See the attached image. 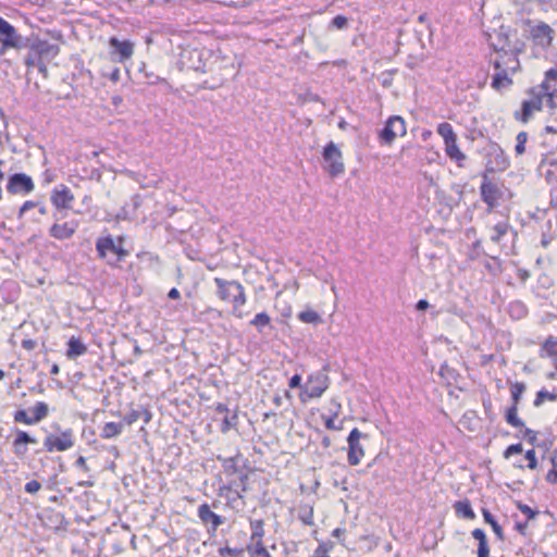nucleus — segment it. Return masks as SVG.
Wrapping results in <instances>:
<instances>
[{"label":"nucleus","instance_id":"obj_1","mask_svg":"<svg viewBox=\"0 0 557 557\" xmlns=\"http://www.w3.org/2000/svg\"><path fill=\"white\" fill-rule=\"evenodd\" d=\"M214 283L218 286V297L223 301H231L233 304V314L242 319L240 307L247 300L243 285L236 281H226L220 277H215Z\"/></svg>","mask_w":557,"mask_h":557},{"label":"nucleus","instance_id":"obj_2","mask_svg":"<svg viewBox=\"0 0 557 557\" xmlns=\"http://www.w3.org/2000/svg\"><path fill=\"white\" fill-rule=\"evenodd\" d=\"M329 376L324 371H319L314 374H311L304 386L302 393L300 394L301 400L306 401V397H321L323 393L329 388Z\"/></svg>","mask_w":557,"mask_h":557},{"label":"nucleus","instance_id":"obj_3","mask_svg":"<svg viewBox=\"0 0 557 557\" xmlns=\"http://www.w3.org/2000/svg\"><path fill=\"white\" fill-rule=\"evenodd\" d=\"M0 53L3 54L8 49L23 48L22 36L13 25L0 16Z\"/></svg>","mask_w":557,"mask_h":557},{"label":"nucleus","instance_id":"obj_4","mask_svg":"<svg viewBox=\"0 0 557 557\" xmlns=\"http://www.w3.org/2000/svg\"><path fill=\"white\" fill-rule=\"evenodd\" d=\"M323 159L325 162L324 169L331 176H337L345 170L343 163L342 152L334 143L326 145L323 151Z\"/></svg>","mask_w":557,"mask_h":557},{"label":"nucleus","instance_id":"obj_5","mask_svg":"<svg viewBox=\"0 0 557 557\" xmlns=\"http://www.w3.org/2000/svg\"><path fill=\"white\" fill-rule=\"evenodd\" d=\"M407 133L406 124L401 116H391L384 128L380 132V139L387 145H391L396 137L405 136Z\"/></svg>","mask_w":557,"mask_h":557},{"label":"nucleus","instance_id":"obj_6","mask_svg":"<svg viewBox=\"0 0 557 557\" xmlns=\"http://www.w3.org/2000/svg\"><path fill=\"white\" fill-rule=\"evenodd\" d=\"M74 446L73 431L67 429L60 435L50 434L44 441V447L47 451L52 453L65 451Z\"/></svg>","mask_w":557,"mask_h":557},{"label":"nucleus","instance_id":"obj_7","mask_svg":"<svg viewBox=\"0 0 557 557\" xmlns=\"http://www.w3.org/2000/svg\"><path fill=\"white\" fill-rule=\"evenodd\" d=\"M367 437L366 434L361 433L357 428L352 429L348 435V455L347 460L350 466H357L360 463L364 456V449L360 444V440Z\"/></svg>","mask_w":557,"mask_h":557},{"label":"nucleus","instance_id":"obj_8","mask_svg":"<svg viewBox=\"0 0 557 557\" xmlns=\"http://www.w3.org/2000/svg\"><path fill=\"white\" fill-rule=\"evenodd\" d=\"M97 251L100 257L106 258L109 253L115 256L114 260H109V262H117L126 257L127 252L122 247V238H119V244H116L112 237L99 238L96 245Z\"/></svg>","mask_w":557,"mask_h":557},{"label":"nucleus","instance_id":"obj_9","mask_svg":"<svg viewBox=\"0 0 557 557\" xmlns=\"http://www.w3.org/2000/svg\"><path fill=\"white\" fill-rule=\"evenodd\" d=\"M33 180L23 173L13 174L8 182L7 189L10 194H29L34 189Z\"/></svg>","mask_w":557,"mask_h":557},{"label":"nucleus","instance_id":"obj_10","mask_svg":"<svg viewBox=\"0 0 557 557\" xmlns=\"http://www.w3.org/2000/svg\"><path fill=\"white\" fill-rule=\"evenodd\" d=\"M530 35L536 46L545 49L553 41L554 30L548 24L541 22L531 28Z\"/></svg>","mask_w":557,"mask_h":557},{"label":"nucleus","instance_id":"obj_11","mask_svg":"<svg viewBox=\"0 0 557 557\" xmlns=\"http://www.w3.org/2000/svg\"><path fill=\"white\" fill-rule=\"evenodd\" d=\"M51 202L58 209H71L74 195L65 185L55 187L51 193Z\"/></svg>","mask_w":557,"mask_h":557},{"label":"nucleus","instance_id":"obj_12","mask_svg":"<svg viewBox=\"0 0 557 557\" xmlns=\"http://www.w3.org/2000/svg\"><path fill=\"white\" fill-rule=\"evenodd\" d=\"M110 47L112 53L117 55L119 62H125L131 59L134 53V44L129 40H119L115 37L110 38Z\"/></svg>","mask_w":557,"mask_h":557},{"label":"nucleus","instance_id":"obj_13","mask_svg":"<svg viewBox=\"0 0 557 557\" xmlns=\"http://www.w3.org/2000/svg\"><path fill=\"white\" fill-rule=\"evenodd\" d=\"M543 107L542 95H536L530 100H524L521 106V112H516V119L527 123L531 119L533 112L541 111Z\"/></svg>","mask_w":557,"mask_h":557},{"label":"nucleus","instance_id":"obj_14","mask_svg":"<svg viewBox=\"0 0 557 557\" xmlns=\"http://www.w3.org/2000/svg\"><path fill=\"white\" fill-rule=\"evenodd\" d=\"M77 227L78 223L76 221L65 222L62 224L54 223L50 227L49 233L51 237L59 240H64L71 238L76 232Z\"/></svg>","mask_w":557,"mask_h":557},{"label":"nucleus","instance_id":"obj_15","mask_svg":"<svg viewBox=\"0 0 557 557\" xmlns=\"http://www.w3.org/2000/svg\"><path fill=\"white\" fill-rule=\"evenodd\" d=\"M198 517L205 524H211L213 532L223 523L222 517L213 512L208 504L198 507Z\"/></svg>","mask_w":557,"mask_h":557},{"label":"nucleus","instance_id":"obj_16","mask_svg":"<svg viewBox=\"0 0 557 557\" xmlns=\"http://www.w3.org/2000/svg\"><path fill=\"white\" fill-rule=\"evenodd\" d=\"M497 193L498 189L496 185L487 180H484V182L481 185V197L490 208L496 205Z\"/></svg>","mask_w":557,"mask_h":557},{"label":"nucleus","instance_id":"obj_17","mask_svg":"<svg viewBox=\"0 0 557 557\" xmlns=\"http://www.w3.org/2000/svg\"><path fill=\"white\" fill-rule=\"evenodd\" d=\"M494 65L496 73L493 76L492 87L495 88L496 90H500L502 88L511 85V78L508 77L506 70L500 69L499 62L495 61Z\"/></svg>","mask_w":557,"mask_h":557},{"label":"nucleus","instance_id":"obj_18","mask_svg":"<svg viewBox=\"0 0 557 557\" xmlns=\"http://www.w3.org/2000/svg\"><path fill=\"white\" fill-rule=\"evenodd\" d=\"M32 48L36 50V52L39 54V61L37 63L38 71L46 77L47 76V66L41 62L40 55L42 53H48L50 51H53V53L58 52V48L55 46L49 45L47 41H40L36 45H33Z\"/></svg>","mask_w":557,"mask_h":557},{"label":"nucleus","instance_id":"obj_19","mask_svg":"<svg viewBox=\"0 0 557 557\" xmlns=\"http://www.w3.org/2000/svg\"><path fill=\"white\" fill-rule=\"evenodd\" d=\"M123 431V422H107L100 432V436L106 440H110L119 436Z\"/></svg>","mask_w":557,"mask_h":557},{"label":"nucleus","instance_id":"obj_20","mask_svg":"<svg viewBox=\"0 0 557 557\" xmlns=\"http://www.w3.org/2000/svg\"><path fill=\"white\" fill-rule=\"evenodd\" d=\"M86 350H87L86 346L78 338L72 337L69 341V349H67L66 356L70 359H72V358L84 355L86 352Z\"/></svg>","mask_w":557,"mask_h":557},{"label":"nucleus","instance_id":"obj_21","mask_svg":"<svg viewBox=\"0 0 557 557\" xmlns=\"http://www.w3.org/2000/svg\"><path fill=\"white\" fill-rule=\"evenodd\" d=\"M250 324L253 325L259 333H263L267 327L272 329L271 318L265 312L256 314L255 318L250 321Z\"/></svg>","mask_w":557,"mask_h":557},{"label":"nucleus","instance_id":"obj_22","mask_svg":"<svg viewBox=\"0 0 557 557\" xmlns=\"http://www.w3.org/2000/svg\"><path fill=\"white\" fill-rule=\"evenodd\" d=\"M455 511L458 516H461L466 519L472 520L475 518V513L471 508V504L469 500H459L454 505Z\"/></svg>","mask_w":557,"mask_h":557},{"label":"nucleus","instance_id":"obj_23","mask_svg":"<svg viewBox=\"0 0 557 557\" xmlns=\"http://www.w3.org/2000/svg\"><path fill=\"white\" fill-rule=\"evenodd\" d=\"M509 224L506 221L498 222L492 227V234L490 236L491 240L494 243H499L502 237L507 234L509 230Z\"/></svg>","mask_w":557,"mask_h":557},{"label":"nucleus","instance_id":"obj_24","mask_svg":"<svg viewBox=\"0 0 557 557\" xmlns=\"http://www.w3.org/2000/svg\"><path fill=\"white\" fill-rule=\"evenodd\" d=\"M445 150H446L447 156L450 159L459 161V160H463L466 158L465 154L459 150V148L457 146V137L445 143Z\"/></svg>","mask_w":557,"mask_h":557},{"label":"nucleus","instance_id":"obj_25","mask_svg":"<svg viewBox=\"0 0 557 557\" xmlns=\"http://www.w3.org/2000/svg\"><path fill=\"white\" fill-rule=\"evenodd\" d=\"M247 550L251 556L271 557L268 549L263 546L262 540H255L247 546Z\"/></svg>","mask_w":557,"mask_h":557},{"label":"nucleus","instance_id":"obj_26","mask_svg":"<svg viewBox=\"0 0 557 557\" xmlns=\"http://www.w3.org/2000/svg\"><path fill=\"white\" fill-rule=\"evenodd\" d=\"M482 515H483V518H484V521L486 523H488L493 531L495 532L496 536L499 539V540H503L504 539V532H503V529L502 527L497 523V521L495 520V518L493 517V515L485 508L482 509Z\"/></svg>","mask_w":557,"mask_h":557},{"label":"nucleus","instance_id":"obj_27","mask_svg":"<svg viewBox=\"0 0 557 557\" xmlns=\"http://www.w3.org/2000/svg\"><path fill=\"white\" fill-rule=\"evenodd\" d=\"M251 536L250 542H255V540H262L264 535L263 521L262 520H251Z\"/></svg>","mask_w":557,"mask_h":557},{"label":"nucleus","instance_id":"obj_28","mask_svg":"<svg viewBox=\"0 0 557 557\" xmlns=\"http://www.w3.org/2000/svg\"><path fill=\"white\" fill-rule=\"evenodd\" d=\"M518 406L516 405H512L506 412V421L508 424L515 426V428H521L523 426V421L521 419L518 418L517 416V411H518Z\"/></svg>","mask_w":557,"mask_h":557},{"label":"nucleus","instance_id":"obj_29","mask_svg":"<svg viewBox=\"0 0 557 557\" xmlns=\"http://www.w3.org/2000/svg\"><path fill=\"white\" fill-rule=\"evenodd\" d=\"M33 412H34V416H33L34 420L36 421V423H38L48 416V413H49L48 405L42 401H39L33 408Z\"/></svg>","mask_w":557,"mask_h":557},{"label":"nucleus","instance_id":"obj_30","mask_svg":"<svg viewBox=\"0 0 557 557\" xmlns=\"http://www.w3.org/2000/svg\"><path fill=\"white\" fill-rule=\"evenodd\" d=\"M298 319L305 323H312V324L321 321L319 313L311 309L301 311L298 314Z\"/></svg>","mask_w":557,"mask_h":557},{"label":"nucleus","instance_id":"obj_31","mask_svg":"<svg viewBox=\"0 0 557 557\" xmlns=\"http://www.w3.org/2000/svg\"><path fill=\"white\" fill-rule=\"evenodd\" d=\"M437 133L443 137L444 141L447 143L456 138V134L449 123H441L437 127Z\"/></svg>","mask_w":557,"mask_h":557},{"label":"nucleus","instance_id":"obj_32","mask_svg":"<svg viewBox=\"0 0 557 557\" xmlns=\"http://www.w3.org/2000/svg\"><path fill=\"white\" fill-rule=\"evenodd\" d=\"M556 399H557L556 393H550V392L542 389L536 394V397L534 400V406L540 407L541 405H543V403L545 400L555 401Z\"/></svg>","mask_w":557,"mask_h":557},{"label":"nucleus","instance_id":"obj_33","mask_svg":"<svg viewBox=\"0 0 557 557\" xmlns=\"http://www.w3.org/2000/svg\"><path fill=\"white\" fill-rule=\"evenodd\" d=\"M30 443H36V440L33 438L28 433L21 430L16 432V437L13 442V446H22Z\"/></svg>","mask_w":557,"mask_h":557},{"label":"nucleus","instance_id":"obj_34","mask_svg":"<svg viewBox=\"0 0 557 557\" xmlns=\"http://www.w3.org/2000/svg\"><path fill=\"white\" fill-rule=\"evenodd\" d=\"M552 470L546 475V481L550 484L557 483V450L550 457Z\"/></svg>","mask_w":557,"mask_h":557},{"label":"nucleus","instance_id":"obj_35","mask_svg":"<svg viewBox=\"0 0 557 557\" xmlns=\"http://www.w3.org/2000/svg\"><path fill=\"white\" fill-rule=\"evenodd\" d=\"M542 349L550 357L557 356V339L549 336L543 344Z\"/></svg>","mask_w":557,"mask_h":557},{"label":"nucleus","instance_id":"obj_36","mask_svg":"<svg viewBox=\"0 0 557 557\" xmlns=\"http://www.w3.org/2000/svg\"><path fill=\"white\" fill-rule=\"evenodd\" d=\"M14 421L18 422V423H24V424H27V425L36 424V421L34 420V417H29L24 409L17 410L14 413Z\"/></svg>","mask_w":557,"mask_h":557},{"label":"nucleus","instance_id":"obj_37","mask_svg":"<svg viewBox=\"0 0 557 557\" xmlns=\"http://www.w3.org/2000/svg\"><path fill=\"white\" fill-rule=\"evenodd\" d=\"M516 140H517V144H516V147H515L516 154L517 156H521L525 151V143L528 140V134L525 132H520L517 135Z\"/></svg>","mask_w":557,"mask_h":557},{"label":"nucleus","instance_id":"obj_38","mask_svg":"<svg viewBox=\"0 0 557 557\" xmlns=\"http://www.w3.org/2000/svg\"><path fill=\"white\" fill-rule=\"evenodd\" d=\"M524 389H525V385L523 383L517 382L511 386V397L513 400V405L518 406V403H519Z\"/></svg>","mask_w":557,"mask_h":557},{"label":"nucleus","instance_id":"obj_39","mask_svg":"<svg viewBox=\"0 0 557 557\" xmlns=\"http://www.w3.org/2000/svg\"><path fill=\"white\" fill-rule=\"evenodd\" d=\"M140 418H141V410H132V411H129L128 413L125 414L123 421L127 425H132L133 423H135Z\"/></svg>","mask_w":557,"mask_h":557},{"label":"nucleus","instance_id":"obj_40","mask_svg":"<svg viewBox=\"0 0 557 557\" xmlns=\"http://www.w3.org/2000/svg\"><path fill=\"white\" fill-rule=\"evenodd\" d=\"M236 420H237V416L236 414H233L231 418L230 417H225L224 420H223L222 426H221V431L223 433L227 432L230 429L235 426Z\"/></svg>","mask_w":557,"mask_h":557},{"label":"nucleus","instance_id":"obj_41","mask_svg":"<svg viewBox=\"0 0 557 557\" xmlns=\"http://www.w3.org/2000/svg\"><path fill=\"white\" fill-rule=\"evenodd\" d=\"M331 24L337 29H343L347 26L348 20L344 15H337L332 20Z\"/></svg>","mask_w":557,"mask_h":557},{"label":"nucleus","instance_id":"obj_42","mask_svg":"<svg viewBox=\"0 0 557 557\" xmlns=\"http://www.w3.org/2000/svg\"><path fill=\"white\" fill-rule=\"evenodd\" d=\"M40 488H41V484L36 480H32L25 484V492H27L29 494H35Z\"/></svg>","mask_w":557,"mask_h":557},{"label":"nucleus","instance_id":"obj_43","mask_svg":"<svg viewBox=\"0 0 557 557\" xmlns=\"http://www.w3.org/2000/svg\"><path fill=\"white\" fill-rule=\"evenodd\" d=\"M522 451V445L521 444H513L507 447V449L504 453L505 458H509L512 455L520 454Z\"/></svg>","mask_w":557,"mask_h":557},{"label":"nucleus","instance_id":"obj_44","mask_svg":"<svg viewBox=\"0 0 557 557\" xmlns=\"http://www.w3.org/2000/svg\"><path fill=\"white\" fill-rule=\"evenodd\" d=\"M525 458L529 461L528 468L533 470V469H535L537 467V460H536V457H535V451L533 449L528 450L525 453Z\"/></svg>","mask_w":557,"mask_h":557},{"label":"nucleus","instance_id":"obj_45","mask_svg":"<svg viewBox=\"0 0 557 557\" xmlns=\"http://www.w3.org/2000/svg\"><path fill=\"white\" fill-rule=\"evenodd\" d=\"M242 553H243V550L238 549V548H231V547L220 548V555L222 557H225L226 555H231L233 557H238Z\"/></svg>","mask_w":557,"mask_h":557},{"label":"nucleus","instance_id":"obj_46","mask_svg":"<svg viewBox=\"0 0 557 557\" xmlns=\"http://www.w3.org/2000/svg\"><path fill=\"white\" fill-rule=\"evenodd\" d=\"M38 203L35 202V201H32V200H27L23 203V206L20 208V211H18V219H22L24 213L35 207H37Z\"/></svg>","mask_w":557,"mask_h":557},{"label":"nucleus","instance_id":"obj_47","mask_svg":"<svg viewBox=\"0 0 557 557\" xmlns=\"http://www.w3.org/2000/svg\"><path fill=\"white\" fill-rule=\"evenodd\" d=\"M490 547L487 541L479 543L478 557H488Z\"/></svg>","mask_w":557,"mask_h":557},{"label":"nucleus","instance_id":"obj_48","mask_svg":"<svg viewBox=\"0 0 557 557\" xmlns=\"http://www.w3.org/2000/svg\"><path fill=\"white\" fill-rule=\"evenodd\" d=\"M547 97V106L550 109H557V89H553V92H549Z\"/></svg>","mask_w":557,"mask_h":557},{"label":"nucleus","instance_id":"obj_49","mask_svg":"<svg viewBox=\"0 0 557 557\" xmlns=\"http://www.w3.org/2000/svg\"><path fill=\"white\" fill-rule=\"evenodd\" d=\"M518 508L523 515L528 516L529 519L534 518L536 515L528 505L519 503Z\"/></svg>","mask_w":557,"mask_h":557},{"label":"nucleus","instance_id":"obj_50","mask_svg":"<svg viewBox=\"0 0 557 557\" xmlns=\"http://www.w3.org/2000/svg\"><path fill=\"white\" fill-rule=\"evenodd\" d=\"M312 557H330L327 547L324 544L319 545Z\"/></svg>","mask_w":557,"mask_h":557},{"label":"nucleus","instance_id":"obj_51","mask_svg":"<svg viewBox=\"0 0 557 557\" xmlns=\"http://www.w3.org/2000/svg\"><path fill=\"white\" fill-rule=\"evenodd\" d=\"M540 87L543 90L542 98L549 95V92H553V89H556L554 86L550 85V81L546 78L544 79Z\"/></svg>","mask_w":557,"mask_h":557},{"label":"nucleus","instance_id":"obj_52","mask_svg":"<svg viewBox=\"0 0 557 557\" xmlns=\"http://www.w3.org/2000/svg\"><path fill=\"white\" fill-rule=\"evenodd\" d=\"M288 385L290 388H297V387L304 388V386L301 385V376L299 374L293 375L289 380Z\"/></svg>","mask_w":557,"mask_h":557},{"label":"nucleus","instance_id":"obj_53","mask_svg":"<svg viewBox=\"0 0 557 557\" xmlns=\"http://www.w3.org/2000/svg\"><path fill=\"white\" fill-rule=\"evenodd\" d=\"M335 418L334 414H332L331 417L324 419V424H325V428L329 429V430H339L341 426H337L335 424Z\"/></svg>","mask_w":557,"mask_h":557},{"label":"nucleus","instance_id":"obj_54","mask_svg":"<svg viewBox=\"0 0 557 557\" xmlns=\"http://www.w3.org/2000/svg\"><path fill=\"white\" fill-rule=\"evenodd\" d=\"M472 536H473V537H474L479 543L484 542V541H487V539H486V535H485L484 531H483V530H481V529H474V530L472 531Z\"/></svg>","mask_w":557,"mask_h":557},{"label":"nucleus","instance_id":"obj_55","mask_svg":"<svg viewBox=\"0 0 557 557\" xmlns=\"http://www.w3.org/2000/svg\"><path fill=\"white\" fill-rule=\"evenodd\" d=\"M38 61H39V58H38V59H36L34 55L28 54V55L25 58L24 63H25V65L27 66V69L29 70V69H32V67L36 66V65H37V63H38Z\"/></svg>","mask_w":557,"mask_h":557},{"label":"nucleus","instance_id":"obj_56","mask_svg":"<svg viewBox=\"0 0 557 557\" xmlns=\"http://www.w3.org/2000/svg\"><path fill=\"white\" fill-rule=\"evenodd\" d=\"M545 78L548 81L557 82V66L549 69L545 73Z\"/></svg>","mask_w":557,"mask_h":557},{"label":"nucleus","instance_id":"obj_57","mask_svg":"<svg viewBox=\"0 0 557 557\" xmlns=\"http://www.w3.org/2000/svg\"><path fill=\"white\" fill-rule=\"evenodd\" d=\"M247 481H248V476L246 474H243L240 475L239 478V485L238 487L240 488V493H245L247 492L248 487H247Z\"/></svg>","mask_w":557,"mask_h":557},{"label":"nucleus","instance_id":"obj_58","mask_svg":"<svg viewBox=\"0 0 557 557\" xmlns=\"http://www.w3.org/2000/svg\"><path fill=\"white\" fill-rule=\"evenodd\" d=\"M22 347L27 350H33L36 347V342L33 339H24L22 342Z\"/></svg>","mask_w":557,"mask_h":557},{"label":"nucleus","instance_id":"obj_59","mask_svg":"<svg viewBox=\"0 0 557 557\" xmlns=\"http://www.w3.org/2000/svg\"><path fill=\"white\" fill-rule=\"evenodd\" d=\"M75 465H76L77 467H79V468L84 469L85 471H87V470H88V467H87V465H86V459H85V457H83V456H81V457H78V458H77V460H76Z\"/></svg>","mask_w":557,"mask_h":557},{"label":"nucleus","instance_id":"obj_60","mask_svg":"<svg viewBox=\"0 0 557 557\" xmlns=\"http://www.w3.org/2000/svg\"><path fill=\"white\" fill-rule=\"evenodd\" d=\"M417 310H425L429 308V302L425 300V299H421L417 302V306H416Z\"/></svg>","mask_w":557,"mask_h":557},{"label":"nucleus","instance_id":"obj_61","mask_svg":"<svg viewBox=\"0 0 557 557\" xmlns=\"http://www.w3.org/2000/svg\"><path fill=\"white\" fill-rule=\"evenodd\" d=\"M109 77L112 82L116 83L120 79V70L117 67L114 69Z\"/></svg>","mask_w":557,"mask_h":557},{"label":"nucleus","instance_id":"obj_62","mask_svg":"<svg viewBox=\"0 0 557 557\" xmlns=\"http://www.w3.org/2000/svg\"><path fill=\"white\" fill-rule=\"evenodd\" d=\"M14 447V453L17 455V456H23L26 454L27 451V448L22 445V446H13Z\"/></svg>","mask_w":557,"mask_h":557},{"label":"nucleus","instance_id":"obj_63","mask_svg":"<svg viewBox=\"0 0 557 557\" xmlns=\"http://www.w3.org/2000/svg\"><path fill=\"white\" fill-rule=\"evenodd\" d=\"M180 296H181V294H180L178 289H177V288H175V287H174V288H172V289L169 292V294H168V297H169V298H171V299H177V298H180Z\"/></svg>","mask_w":557,"mask_h":557},{"label":"nucleus","instance_id":"obj_64","mask_svg":"<svg viewBox=\"0 0 557 557\" xmlns=\"http://www.w3.org/2000/svg\"><path fill=\"white\" fill-rule=\"evenodd\" d=\"M141 418L144 419L145 423H148L151 419V413L147 409L141 410Z\"/></svg>","mask_w":557,"mask_h":557}]
</instances>
